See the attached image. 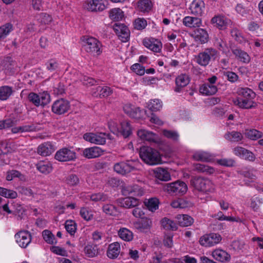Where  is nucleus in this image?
<instances>
[{"mask_svg":"<svg viewBox=\"0 0 263 263\" xmlns=\"http://www.w3.org/2000/svg\"><path fill=\"white\" fill-rule=\"evenodd\" d=\"M190 185L194 191L205 194L214 193L216 185L210 179L200 176H193L190 180Z\"/></svg>","mask_w":263,"mask_h":263,"instance_id":"1","label":"nucleus"},{"mask_svg":"<svg viewBox=\"0 0 263 263\" xmlns=\"http://www.w3.org/2000/svg\"><path fill=\"white\" fill-rule=\"evenodd\" d=\"M139 155L141 159L146 164L154 165L160 163L161 159L158 151L149 146L140 148Z\"/></svg>","mask_w":263,"mask_h":263,"instance_id":"2","label":"nucleus"},{"mask_svg":"<svg viewBox=\"0 0 263 263\" xmlns=\"http://www.w3.org/2000/svg\"><path fill=\"white\" fill-rule=\"evenodd\" d=\"M83 47L85 51L93 57H98L102 52V44L96 38L84 36Z\"/></svg>","mask_w":263,"mask_h":263,"instance_id":"3","label":"nucleus"},{"mask_svg":"<svg viewBox=\"0 0 263 263\" xmlns=\"http://www.w3.org/2000/svg\"><path fill=\"white\" fill-rule=\"evenodd\" d=\"M219 55L218 51L212 47L205 48L195 57L197 63L199 65L206 67L211 60H215Z\"/></svg>","mask_w":263,"mask_h":263,"instance_id":"4","label":"nucleus"},{"mask_svg":"<svg viewBox=\"0 0 263 263\" xmlns=\"http://www.w3.org/2000/svg\"><path fill=\"white\" fill-rule=\"evenodd\" d=\"M108 127L110 130L114 134L119 136L122 135L124 138L129 137L132 133V127L130 123L124 120L120 123V127L112 121L108 122Z\"/></svg>","mask_w":263,"mask_h":263,"instance_id":"5","label":"nucleus"},{"mask_svg":"<svg viewBox=\"0 0 263 263\" xmlns=\"http://www.w3.org/2000/svg\"><path fill=\"white\" fill-rule=\"evenodd\" d=\"M163 189L169 194L181 196L187 192V186L185 182L177 180L170 183L165 184L163 186Z\"/></svg>","mask_w":263,"mask_h":263,"instance_id":"6","label":"nucleus"},{"mask_svg":"<svg viewBox=\"0 0 263 263\" xmlns=\"http://www.w3.org/2000/svg\"><path fill=\"white\" fill-rule=\"evenodd\" d=\"M136 162L133 160L121 161L115 164L114 171L118 174L125 175L136 170Z\"/></svg>","mask_w":263,"mask_h":263,"instance_id":"7","label":"nucleus"},{"mask_svg":"<svg viewBox=\"0 0 263 263\" xmlns=\"http://www.w3.org/2000/svg\"><path fill=\"white\" fill-rule=\"evenodd\" d=\"M221 236L216 233H210L202 236L199 239L200 244L205 247L214 246L220 242Z\"/></svg>","mask_w":263,"mask_h":263,"instance_id":"8","label":"nucleus"},{"mask_svg":"<svg viewBox=\"0 0 263 263\" xmlns=\"http://www.w3.org/2000/svg\"><path fill=\"white\" fill-rule=\"evenodd\" d=\"M54 158L60 162L73 161L76 159V153L74 151L65 147L56 152Z\"/></svg>","mask_w":263,"mask_h":263,"instance_id":"9","label":"nucleus"},{"mask_svg":"<svg viewBox=\"0 0 263 263\" xmlns=\"http://www.w3.org/2000/svg\"><path fill=\"white\" fill-rule=\"evenodd\" d=\"M106 0H86L83 4V8L90 12H101L106 8L104 2Z\"/></svg>","mask_w":263,"mask_h":263,"instance_id":"10","label":"nucleus"},{"mask_svg":"<svg viewBox=\"0 0 263 263\" xmlns=\"http://www.w3.org/2000/svg\"><path fill=\"white\" fill-rule=\"evenodd\" d=\"M14 237L16 243L22 248H26L32 240L31 234L28 231H21L15 234Z\"/></svg>","mask_w":263,"mask_h":263,"instance_id":"11","label":"nucleus"},{"mask_svg":"<svg viewBox=\"0 0 263 263\" xmlns=\"http://www.w3.org/2000/svg\"><path fill=\"white\" fill-rule=\"evenodd\" d=\"M114 30L122 42L128 41L129 30L126 26L121 23H116L114 26Z\"/></svg>","mask_w":263,"mask_h":263,"instance_id":"12","label":"nucleus"},{"mask_svg":"<svg viewBox=\"0 0 263 263\" xmlns=\"http://www.w3.org/2000/svg\"><path fill=\"white\" fill-rule=\"evenodd\" d=\"M143 44L146 48L154 52H160L162 48V43L159 40L153 37L144 39Z\"/></svg>","mask_w":263,"mask_h":263,"instance_id":"13","label":"nucleus"},{"mask_svg":"<svg viewBox=\"0 0 263 263\" xmlns=\"http://www.w3.org/2000/svg\"><path fill=\"white\" fill-rule=\"evenodd\" d=\"M122 194L125 196L131 195L140 197L144 195L143 189L137 184L125 186L122 190Z\"/></svg>","mask_w":263,"mask_h":263,"instance_id":"14","label":"nucleus"},{"mask_svg":"<svg viewBox=\"0 0 263 263\" xmlns=\"http://www.w3.org/2000/svg\"><path fill=\"white\" fill-rule=\"evenodd\" d=\"M70 107L67 100H57L52 106V111L57 115H62L68 111Z\"/></svg>","mask_w":263,"mask_h":263,"instance_id":"15","label":"nucleus"},{"mask_svg":"<svg viewBox=\"0 0 263 263\" xmlns=\"http://www.w3.org/2000/svg\"><path fill=\"white\" fill-rule=\"evenodd\" d=\"M190 82V78L188 74L181 73L175 79V87L174 88L176 92H181L184 87L186 86Z\"/></svg>","mask_w":263,"mask_h":263,"instance_id":"16","label":"nucleus"},{"mask_svg":"<svg viewBox=\"0 0 263 263\" xmlns=\"http://www.w3.org/2000/svg\"><path fill=\"white\" fill-rule=\"evenodd\" d=\"M105 134L101 133L97 135L92 133H86L83 135V138L87 141L96 144L103 145L106 142Z\"/></svg>","mask_w":263,"mask_h":263,"instance_id":"17","label":"nucleus"},{"mask_svg":"<svg viewBox=\"0 0 263 263\" xmlns=\"http://www.w3.org/2000/svg\"><path fill=\"white\" fill-rule=\"evenodd\" d=\"M124 112L130 117L136 119H142L144 117L146 111L140 109L139 107H132L130 104L124 106Z\"/></svg>","mask_w":263,"mask_h":263,"instance_id":"18","label":"nucleus"},{"mask_svg":"<svg viewBox=\"0 0 263 263\" xmlns=\"http://www.w3.org/2000/svg\"><path fill=\"white\" fill-rule=\"evenodd\" d=\"M204 8L205 4L202 0H194L189 8L191 13L197 16L202 15Z\"/></svg>","mask_w":263,"mask_h":263,"instance_id":"19","label":"nucleus"},{"mask_svg":"<svg viewBox=\"0 0 263 263\" xmlns=\"http://www.w3.org/2000/svg\"><path fill=\"white\" fill-rule=\"evenodd\" d=\"M192 36L196 42L200 44L206 43L209 40V34L206 30L199 27L193 31Z\"/></svg>","mask_w":263,"mask_h":263,"instance_id":"20","label":"nucleus"},{"mask_svg":"<svg viewBox=\"0 0 263 263\" xmlns=\"http://www.w3.org/2000/svg\"><path fill=\"white\" fill-rule=\"evenodd\" d=\"M211 23L220 29H224L232 22L223 15H217L212 18Z\"/></svg>","mask_w":263,"mask_h":263,"instance_id":"21","label":"nucleus"},{"mask_svg":"<svg viewBox=\"0 0 263 263\" xmlns=\"http://www.w3.org/2000/svg\"><path fill=\"white\" fill-rule=\"evenodd\" d=\"M103 154V151L98 146L86 148L83 151V155L88 158H95L101 156Z\"/></svg>","mask_w":263,"mask_h":263,"instance_id":"22","label":"nucleus"},{"mask_svg":"<svg viewBox=\"0 0 263 263\" xmlns=\"http://www.w3.org/2000/svg\"><path fill=\"white\" fill-rule=\"evenodd\" d=\"M182 23L185 26L189 28H198L202 24V20L197 16V17L186 16L183 18Z\"/></svg>","mask_w":263,"mask_h":263,"instance_id":"23","label":"nucleus"},{"mask_svg":"<svg viewBox=\"0 0 263 263\" xmlns=\"http://www.w3.org/2000/svg\"><path fill=\"white\" fill-rule=\"evenodd\" d=\"M54 151L53 145L50 142L40 144L37 148V154L43 156H49Z\"/></svg>","mask_w":263,"mask_h":263,"instance_id":"24","label":"nucleus"},{"mask_svg":"<svg viewBox=\"0 0 263 263\" xmlns=\"http://www.w3.org/2000/svg\"><path fill=\"white\" fill-rule=\"evenodd\" d=\"M120 253V245L116 242L109 245L107 251V256L111 259L117 258Z\"/></svg>","mask_w":263,"mask_h":263,"instance_id":"25","label":"nucleus"},{"mask_svg":"<svg viewBox=\"0 0 263 263\" xmlns=\"http://www.w3.org/2000/svg\"><path fill=\"white\" fill-rule=\"evenodd\" d=\"M153 3L151 0H139L136 5V9L142 12H148L151 10Z\"/></svg>","mask_w":263,"mask_h":263,"instance_id":"26","label":"nucleus"},{"mask_svg":"<svg viewBox=\"0 0 263 263\" xmlns=\"http://www.w3.org/2000/svg\"><path fill=\"white\" fill-rule=\"evenodd\" d=\"M212 255L216 260L221 262L228 261L230 259V255L221 249H215L212 252Z\"/></svg>","mask_w":263,"mask_h":263,"instance_id":"27","label":"nucleus"},{"mask_svg":"<svg viewBox=\"0 0 263 263\" xmlns=\"http://www.w3.org/2000/svg\"><path fill=\"white\" fill-rule=\"evenodd\" d=\"M36 166L37 170L44 174H48L52 170V164L48 161H40Z\"/></svg>","mask_w":263,"mask_h":263,"instance_id":"28","label":"nucleus"},{"mask_svg":"<svg viewBox=\"0 0 263 263\" xmlns=\"http://www.w3.org/2000/svg\"><path fill=\"white\" fill-rule=\"evenodd\" d=\"M234 104L240 108L249 109L255 107L257 104L252 100H233Z\"/></svg>","mask_w":263,"mask_h":263,"instance_id":"29","label":"nucleus"},{"mask_svg":"<svg viewBox=\"0 0 263 263\" xmlns=\"http://www.w3.org/2000/svg\"><path fill=\"white\" fill-rule=\"evenodd\" d=\"M156 178L164 181H167L171 179L170 173L166 169L158 167L154 172Z\"/></svg>","mask_w":263,"mask_h":263,"instance_id":"30","label":"nucleus"},{"mask_svg":"<svg viewBox=\"0 0 263 263\" xmlns=\"http://www.w3.org/2000/svg\"><path fill=\"white\" fill-rule=\"evenodd\" d=\"M217 91V88L215 85L205 84L200 86L199 92L205 96H212Z\"/></svg>","mask_w":263,"mask_h":263,"instance_id":"31","label":"nucleus"},{"mask_svg":"<svg viewBox=\"0 0 263 263\" xmlns=\"http://www.w3.org/2000/svg\"><path fill=\"white\" fill-rule=\"evenodd\" d=\"M137 135L144 141H154L156 139L155 135L153 132L142 129L137 132Z\"/></svg>","mask_w":263,"mask_h":263,"instance_id":"32","label":"nucleus"},{"mask_svg":"<svg viewBox=\"0 0 263 263\" xmlns=\"http://www.w3.org/2000/svg\"><path fill=\"white\" fill-rule=\"evenodd\" d=\"M232 53L240 61L245 63H248L250 62V56L246 52L240 49L236 48L232 50Z\"/></svg>","mask_w":263,"mask_h":263,"instance_id":"33","label":"nucleus"},{"mask_svg":"<svg viewBox=\"0 0 263 263\" xmlns=\"http://www.w3.org/2000/svg\"><path fill=\"white\" fill-rule=\"evenodd\" d=\"M237 93L238 96L246 99H254L256 97L255 93L252 89L248 87L238 88L237 90Z\"/></svg>","mask_w":263,"mask_h":263,"instance_id":"34","label":"nucleus"},{"mask_svg":"<svg viewBox=\"0 0 263 263\" xmlns=\"http://www.w3.org/2000/svg\"><path fill=\"white\" fill-rule=\"evenodd\" d=\"M193 158L197 161L210 162L213 160L212 156L205 152H198L193 155Z\"/></svg>","mask_w":263,"mask_h":263,"instance_id":"35","label":"nucleus"},{"mask_svg":"<svg viewBox=\"0 0 263 263\" xmlns=\"http://www.w3.org/2000/svg\"><path fill=\"white\" fill-rule=\"evenodd\" d=\"M179 225L181 227H188L194 222V219L187 215H178L177 216Z\"/></svg>","mask_w":263,"mask_h":263,"instance_id":"36","label":"nucleus"},{"mask_svg":"<svg viewBox=\"0 0 263 263\" xmlns=\"http://www.w3.org/2000/svg\"><path fill=\"white\" fill-rule=\"evenodd\" d=\"M245 135L247 138L252 140H256L262 137L263 133L255 129H246Z\"/></svg>","mask_w":263,"mask_h":263,"instance_id":"37","label":"nucleus"},{"mask_svg":"<svg viewBox=\"0 0 263 263\" xmlns=\"http://www.w3.org/2000/svg\"><path fill=\"white\" fill-rule=\"evenodd\" d=\"M195 170L198 172L205 173L208 175H211L215 173V169L213 167L202 164H196L194 166Z\"/></svg>","mask_w":263,"mask_h":263,"instance_id":"38","label":"nucleus"},{"mask_svg":"<svg viewBox=\"0 0 263 263\" xmlns=\"http://www.w3.org/2000/svg\"><path fill=\"white\" fill-rule=\"evenodd\" d=\"M224 138L229 141L237 142L242 139L243 136L240 132L232 131L227 133L224 135Z\"/></svg>","mask_w":263,"mask_h":263,"instance_id":"39","label":"nucleus"},{"mask_svg":"<svg viewBox=\"0 0 263 263\" xmlns=\"http://www.w3.org/2000/svg\"><path fill=\"white\" fill-rule=\"evenodd\" d=\"M36 130V126L34 124L13 127L11 129L12 132L14 134H16L19 132H30L35 131Z\"/></svg>","mask_w":263,"mask_h":263,"instance_id":"40","label":"nucleus"},{"mask_svg":"<svg viewBox=\"0 0 263 263\" xmlns=\"http://www.w3.org/2000/svg\"><path fill=\"white\" fill-rule=\"evenodd\" d=\"M161 222L162 227L165 230L176 231L177 229L176 223L167 218H163Z\"/></svg>","mask_w":263,"mask_h":263,"instance_id":"41","label":"nucleus"},{"mask_svg":"<svg viewBox=\"0 0 263 263\" xmlns=\"http://www.w3.org/2000/svg\"><path fill=\"white\" fill-rule=\"evenodd\" d=\"M144 203L147 208L152 212H154L158 209L159 202L157 198L145 199Z\"/></svg>","mask_w":263,"mask_h":263,"instance_id":"42","label":"nucleus"},{"mask_svg":"<svg viewBox=\"0 0 263 263\" xmlns=\"http://www.w3.org/2000/svg\"><path fill=\"white\" fill-rule=\"evenodd\" d=\"M13 30V25L10 23H6L0 27V40L6 38Z\"/></svg>","mask_w":263,"mask_h":263,"instance_id":"43","label":"nucleus"},{"mask_svg":"<svg viewBox=\"0 0 263 263\" xmlns=\"http://www.w3.org/2000/svg\"><path fill=\"white\" fill-rule=\"evenodd\" d=\"M84 251L85 255L88 257H94L99 253L98 247L96 245H87L85 247Z\"/></svg>","mask_w":263,"mask_h":263,"instance_id":"44","label":"nucleus"},{"mask_svg":"<svg viewBox=\"0 0 263 263\" xmlns=\"http://www.w3.org/2000/svg\"><path fill=\"white\" fill-rule=\"evenodd\" d=\"M98 94L95 97L100 98H107L109 97L112 93V90L107 86H99L97 88Z\"/></svg>","mask_w":263,"mask_h":263,"instance_id":"45","label":"nucleus"},{"mask_svg":"<svg viewBox=\"0 0 263 263\" xmlns=\"http://www.w3.org/2000/svg\"><path fill=\"white\" fill-rule=\"evenodd\" d=\"M162 107L160 100H149L147 103V107L152 111H157Z\"/></svg>","mask_w":263,"mask_h":263,"instance_id":"46","label":"nucleus"},{"mask_svg":"<svg viewBox=\"0 0 263 263\" xmlns=\"http://www.w3.org/2000/svg\"><path fill=\"white\" fill-rule=\"evenodd\" d=\"M118 235L122 239L127 241L132 240L133 238L132 232L124 228L120 229Z\"/></svg>","mask_w":263,"mask_h":263,"instance_id":"47","label":"nucleus"},{"mask_svg":"<svg viewBox=\"0 0 263 263\" xmlns=\"http://www.w3.org/2000/svg\"><path fill=\"white\" fill-rule=\"evenodd\" d=\"M103 212L106 214L116 216L118 215L119 211L116 206L111 204H106L102 206Z\"/></svg>","mask_w":263,"mask_h":263,"instance_id":"48","label":"nucleus"},{"mask_svg":"<svg viewBox=\"0 0 263 263\" xmlns=\"http://www.w3.org/2000/svg\"><path fill=\"white\" fill-rule=\"evenodd\" d=\"M151 224L152 221L149 219L143 218L140 222L136 223V227L141 231L145 232L150 229Z\"/></svg>","mask_w":263,"mask_h":263,"instance_id":"49","label":"nucleus"},{"mask_svg":"<svg viewBox=\"0 0 263 263\" xmlns=\"http://www.w3.org/2000/svg\"><path fill=\"white\" fill-rule=\"evenodd\" d=\"M108 195L101 192L94 193L90 196V199L94 202H105L109 200Z\"/></svg>","mask_w":263,"mask_h":263,"instance_id":"50","label":"nucleus"},{"mask_svg":"<svg viewBox=\"0 0 263 263\" xmlns=\"http://www.w3.org/2000/svg\"><path fill=\"white\" fill-rule=\"evenodd\" d=\"M123 17V12L119 8H115L110 10L109 17L114 21H119Z\"/></svg>","mask_w":263,"mask_h":263,"instance_id":"51","label":"nucleus"},{"mask_svg":"<svg viewBox=\"0 0 263 263\" xmlns=\"http://www.w3.org/2000/svg\"><path fill=\"white\" fill-rule=\"evenodd\" d=\"M0 195L7 198L15 199L17 197V193L13 190L0 187Z\"/></svg>","mask_w":263,"mask_h":263,"instance_id":"52","label":"nucleus"},{"mask_svg":"<svg viewBox=\"0 0 263 263\" xmlns=\"http://www.w3.org/2000/svg\"><path fill=\"white\" fill-rule=\"evenodd\" d=\"M12 87L8 86H3L0 87V99H8L12 95Z\"/></svg>","mask_w":263,"mask_h":263,"instance_id":"53","label":"nucleus"},{"mask_svg":"<svg viewBox=\"0 0 263 263\" xmlns=\"http://www.w3.org/2000/svg\"><path fill=\"white\" fill-rule=\"evenodd\" d=\"M80 80L83 83V84L87 86H92L95 84H99V81L95 80L94 79L84 76L82 74H80L79 77Z\"/></svg>","mask_w":263,"mask_h":263,"instance_id":"54","label":"nucleus"},{"mask_svg":"<svg viewBox=\"0 0 263 263\" xmlns=\"http://www.w3.org/2000/svg\"><path fill=\"white\" fill-rule=\"evenodd\" d=\"M162 133L165 137L173 141H177L178 140L179 134L176 131L163 129L162 131Z\"/></svg>","mask_w":263,"mask_h":263,"instance_id":"55","label":"nucleus"},{"mask_svg":"<svg viewBox=\"0 0 263 263\" xmlns=\"http://www.w3.org/2000/svg\"><path fill=\"white\" fill-rule=\"evenodd\" d=\"M65 228L67 232H68L71 235H73L74 234L77 230L76 223L72 220H66L65 223Z\"/></svg>","mask_w":263,"mask_h":263,"instance_id":"56","label":"nucleus"},{"mask_svg":"<svg viewBox=\"0 0 263 263\" xmlns=\"http://www.w3.org/2000/svg\"><path fill=\"white\" fill-rule=\"evenodd\" d=\"M79 179L75 174H70L68 175L66 179V183L70 186H74L77 185L79 183Z\"/></svg>","mask_w":263,"mask_h":263,"instance_id":"57","label":"nucleus"},{"mask_svg":"<svg viewBox=\"0 0 263 263\" xmlns=\"http://www.w3.org/2000/svg\"><path fill=\"white\" fill-rule=\"evenodd\" d=\"M42 235L45 241L48 243L53 244L56 243L54 236L50 231L47 230L43 231Z\"/></svg>","mask_w":263,"mask_h":263,"instance_id":"58","label":"nucleus"},{"mask_svg":"<svg viewBox=\"0 0 263 263\" xmlns=\"http://www.w3.org/2000/svg\"><path fill=\"white\" fill-rule=\"evenodd\" d=\"M18 192L24 196L29 197H33L34 193L33 191L30 188L25 186H19L16 188Z\"/></svg>","mask_w":263,"mask_h":263,"instance_id":"59","label":"nucleus"},{"mask_svg":"<svg viewBox=\"0 0 263 263\" xmlns=\"http://www.w3.org/2000/svg\"><path fill=\"white\" fill-rule=\"evenodd\" d=\"M262 203L261 199L254 196L251 199L250 207L253 211H257Z\"/></svg>","mask_w":263,"mask_h":263,"instance_id":"60","label":"nucleus"},{"mask_svg":"<svg viewBox=\"0 0 263 263\" xmlns=\"http://www.w3.org/2000/svg\"><path fill=\"white\" fill-rule=\"evenodd\" d=\"M134 25L137 30H142L147 26V22L143 18H138L135 20Z\"/></svg>","mask_w":263,"mask_h":263,"instance_id":"61","label":"nucleus"},{"mask_svg":"<svg viewBox=\"0 0 263 263\" xmlns=\"http://www.w3.org/2000/svg\"><path fill=\"white\" fill-rule=\"evenodd\" d=\"M80 215L85 220L89 221L92 218V212L87 208H82L80 210Z\"/></svg>","mask_w":263,"mask_h":263,"instance_id":"62","label":"nucleus"},{"mask_svg":"<svg viewBox=\"0 0 263 263\" xmlns=\"http://www.w3.org/2000/svg\"><path fill=\"white\" fill-rule=\"evenodd\" d=\"M59 66V63L55 59H50L46 63V68L51 71L57 70Z\"/></svg>","mask_w":263,"mask_h":263,"instance_id":"63","label":"nucleus"},{"mask_svg":"<svg viewBox=\"0 0 263 263\" xmlns=\"http://www.w3.org/2000/svg\"><path fill=\"white\" fill-rule=\"evenodd\" d=\"M130 68L138 75L143 76L145 73V68L138 63L133 64Z\"/></svg>","mask_w":263,"mask_h":263,"instance_id":"64","label":"nucleus"}]
</instances>
